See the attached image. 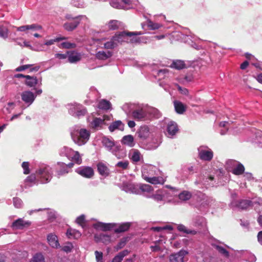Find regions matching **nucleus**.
<instances>
[{
  "label": "nucleus",
  "instance_id": "f257e3e1",
  "mask_svg": "<svg viewBox=\"0 0 262 262\" xmlns=\"http://www.w3.org/2000/svg\"><path fill=\"white\" fill-rule=\"evenodd\" d=\"M90 136V132L84 128L71 133V137L73 140L79 145H82L86 143L89 140Z\"/></svg>",
  "mask_w": 262,
  "mask_h": 262
},
{
  "label": "nucleus",
  "instance_id": "f03ea898",
  "mask_svg": "<svg viewBox=\"0 0 262 262\" xmlns=\"http://www.w3.org/2000/svg\"><path fill=\"white\" fill-rule=\"evenodd\" d=\"M36 173L40 177L42 183H48L51 179V169L49 166L40 168Z\"/></svg>",
  "mask_w": 262,
  "mask_h": 262
},
{
  "label": "nucleus",
  "instance_id": "7ed1b4c3",
  "mask_svg": "<svg viewBox=\"0 0 262 262\" xmlns=\"http://www.w3.org/2000/svg\"><path fill=\"white\" fill-rule=\"evenodd\" d=\"M143 33L141 31L139 32H126L123 31L120 32L119 34H116L113 37V40L115 41H117L120 43H122L124 41V38L125 36H137L143 34Z\"/></svg>",
  "mask_w": 262,
  "mask_h": 262
},
{
  "label": "nucleus",
  "instance_id": "20e7f679",
  "mask_svg": "<svg viewBox=\"0 0 262 262\" xmlns=\"http://www.w3.org/2000/svg\"><path fill=\"white\" fill-rule=\"evenodd\" d=\"M150 133L149 127L147 125H144L141 126L138 129L136 135L140 140L144 141L149 137Z\"/></svg>",
  "mask_w": 262,
  "mask_h": 262
},
{
  "label": "nucleus",
  "instance_id": "39448f33",
  "mask_svg": "<svg viewBox=\"0 0 262 262\" xmlns=\"http://www.w3.org/2000/svg\"><path fill=\"white\" fill-rule=\"evenodd\" d=\"M31 224V222L30 221H25L21 218H19L12 223L11 227L14 230H23L29 227Z\"/></svg>",
  "mask_w": 262,
  "mask_h": 262
},
{
  "label": "nucleus",
  "instance_id": "423d86ee",
  "mask_svg": "<svg viewBox=\"0 0 262 262\" xmlns=\"http://www.w3.org/2000/svg\"><path fill=\"white\" fill-rule=\"evenodd\" d=\"M83 17L87 19L85 16L79 15L75 17L72 21L65 23L63 26L64 29L68 31H73L77 27L81 18Z\"/></svg>",
  "mask_w": 262,
  "mask_h": 262
},
{
  "label": "nucleus",
  "instance_id": "0eeeda50",
  "mask_svg": "<svg viewBox=\"0 0 262 262\" xmlns=\"http://www.w3.org/2000/svg\"><path fill=\"white\" fill-rule=\"evenodd\" d=\"M187 252L184 250H180L177 253L170 254L169 256V262H184V256Z\"/></svg>",
  "mask_w": 262,
  "mask_h": 262
},
{
  "label": "nucleus",
  "instance_id": "6e6552de",
  "mask_svg": "<svg viewBox=\"0 0 262 262\" xmlns=\"http://www.w3.org/2000/svg\"><path fill=\"white\" fill-rule=\"evenodd\" d=\"M77 172L83 177L88 179L92 178L94 175L93 169L89 166L79 168L77 170Z\"/></svg>",
  "mask_w": 262,
  "mask_h": 262
},
{
  "label": "nucleus",
  "instance_id": "1a4fd4ad",
  "mask_svg": "<svg viewBox=\"0 0 262 262\" xmlns=\"http://www.w3.org/2000/svg\"><path fill=\"white\" fill-rule=\"evenodd\" d=\"M49 244L53 248L57 249L60 247L58 237L54 233H50L47 236Z\"/></svg>",
  "mask_w": 262,
  "mask_h": 262
},
{
  "label": "nucleus",
  "instance_id": "9d476101",
  "mask_svg": "<svg viewBox=\"0 0 262 262\" xmlns=\"http://www.w3.org/2000/svg\"><path fill=\"white\" fill-rule=\"evenodd\" d=\"M21 97L23 101L29 104L33 103L35 98L34 93L28 91L23 92Z\"/></svg>",
  "mask_w": 262,
  "mask_h": 262
},
{
  "label": "nucleus",
  "instance_id": "9b49d317",
  "mask_svg": "<svg viewBox=\"0 0 262 262\" xmlns=\"http://www.w3.org/2000/svg\"><path fill=\"white\" fill-rule=\"evenodd\" d=\"M179 131L178 124L176 122L171 121L167 124V132L169 136L175 135Z\"/></svg>",
  "mask_w": 262,
  "mask_h": 262
},
{
  "label": "nucleus",
  "instance_id": "f8f14e48",
  "mask_svg": "<svg viewBox=\"0 0 262 262\" xmlns=\"http://www.w3.org/2000/svg\"><path fill=\"white\" fill-rule=\"evenodd\" d=\"M143 178L146 182L154 185L163 184L165 182L164 179L160 177H154L151 178L143 175Z\"/></svg>",
  "mask_w": 262,
  "mask_h": 262
},
{
  "label": "nucleus",
  "instance_id": "ddd939ff",
  "mask_svg": "<svg viewBox=\"0 0 262 262\" xmlns=\"http://www.w3.org/2000/svg\"><path fill=\"white\" fill-rule=\"evenodd\" d=\"M94 239L97 243L102 242L106 245L109 244L111 242V236L102 233L95 235Z\"/></svg>",
  "mask_w": 262,
  "mask_h": 262
},
{
  "label": "nucleus",
  "instance_id": "4468645a",
  "mask_svg": "<svg viewBox=\"0 0 262 262\" xmlns=\"http://www.w3.org/2000/svg\"><path fill=\"white\" fill-rule=\"evenodd\" d=\"M236 206L239 209L247 210L249 207L253 206V203L249 200H241L237 202Z\"/></svg>",
  "mask_w": 262,
  "mask_h": 262
},
{
  "label": "nucleus",
  "instance_id": "2eb2a0df",
  "mask_svg": "<svg viewBox=\"0 0 262 262\" xmlns=\"http://www.w3.org/2000/svg\"><path fill=\"white\" fill-rule=\"evenodd\" d=\"M97 167L98 171L100 175L104 177H107L109 175V168L105 164L102 162H99L97 165Z\"/></svg>",
  "mask_w": 262,
  "mask_h": 262
},
{
  "label": "nucleus",
  "instance_id": "dca6fc26",
  "mask_svg": "<svg viewBox=\"0 0 262 262\" xmlns=\"http://www.w3.org/2000/svg\"><path fill=\"white\" fill-rule=\"evenodd\" d=\"M115 224L98 223L95 225L96 229H100L103 231H110L115 226Z\"/></svg>",
  "mask_w": 262,
  "mask_h": 262
},
{
  "label": "nucleus",
  "instance_id": "f3484780",
  "mask_svg": "<svg viewBox=\"0 0 262 262\" xmlns=\"http://www.w3.org/2000/svg\"><path fill=\"white\" fill-rule=\"evenodd\" d=\"M199 158L204 161H210L213 158V152L209 150H201L199 152Z\"/></svg>",
  "mask_w": 262,
  "mask_h": 262
},
{
  "label": "nucleus",
  "instance_id": "a211bd4d",
  "mask_svg": "<svg viewBox=\"0 0 262 262\" xmlns=\"http://www.w3.org/2000/svg\"><path fill=\"white\" fill-rule=\"evenodd\" d=\"M132 226V223L125 222L120 224L118 227L115 229L114 232L116 233H119L127 231Z\"/></svg>",
  "mask_w": 262,
  "mask_h": 262
},
{
  "label": "nucleus",
  "instance_id": "6ab92c4d",
  "mask_svg": "<svg viewBox=\"0 0 262 262\" xmlns=\"http://www.w3.org/2000/svg\"><path fill=\"white\" fill-rule=\"evenodd\" d=\"M121 143L129 147H133L135 145L134 137L131 135L124 136L121 140Z\"/></svg>",
  "mask_w": 262,
  "mask_h": 262
},
{
  "label": "nucleus",
  "instance_id": "aec40b11",
  "mask_svg": "<svg viewBox=\"0 0 262 262\" xmlns=\"http://www.w3.org/2000/svg\"><path fill=\"white\" fill-rule=\"evenodd\" d=\"M145 112L142 110H136L132 112V117L135 119L140 121L146 117Z\"/></svg>",
  "mask_w": 262,
  "mask_h": 262
},
{
  "label": "nucleus",
  "instance_id": "412c9836",
  "mask_svg": "<svg viewBox=\"0 0 262 262\" xmlns=\"http://www.w3.org/2000/svg\"><path fill=\"white\" fill-rule=\"evenodd\" d=\"M81 59V55L79 53L70 52L68 56V61L70 63H75L80 61Z\"/></svg>",
  "mask_w": 262,
  "mask_h": 262
},
{
  "label": "nucleus",
  "instance_id": "4be33fe9",
  "mask_svg": "<svg viewBox=\"0 0 262 262\" xmlns=\"http://www.w3.org/2000/svg\"><path fill=\"white\" fill-rule=\"evenodd\" d=\"M176 112L179 114H183L186 110V106L179 101H174L173 102Z\"/></svg>",
  "mask_w": 262,
  "mask_h": 262
},
{
  "label": "nucleus",
  "instance_id": "5701e85b",
  "mask_svg": "<svg viewBox=\"0 0 262 262\" xmlns=\"http://www.w3.org/2000/svg\"><path fill=\"white\" fill-rule=\"evenodd\" d=\"M112 56V53L111 51L105 52L104 51H99L96 55L95 57L99 60H106Z\"/></svg>",
  "mask_w": 262,
  "mask_h": 262
},
{
  "label": "nucleus",
  "instance_id": "b1692460",
  "mask_svg": "<svg viewBox=\"0 0 262 262\" xmlns=\"http://www.w3.org/2000/svg\"><path fill=\"white\" fill-rule=\"evenodd\" d=\"M104 123V120L100 118H95L91 123V127L94 129H98L99 127L101 128V125Z\"/></svg>",
  "mask_w": 262,
  "mask_h": 262
},
{
  "label": "nucleus",
  "instance_id": "393cba45",
  "mask_svg": "<svg viewBox=\"0 0 262 262\" xmlns=\"http://www.w3.org/2000/svg\"><path fill=\"white\" fill-rule=\"evenodd\" d=\"M124 125L122 122L120 121H116L113 122L108 127L110 132H113L116 129H120L122 130L123 129Z\"/></svg>",
  "mask_w": 262,
  "mask_h": 262
},
{
  "label": "nucleus",
  "instance_id": "a878e982",
  "mask_svg": "<svg viewBox=\"0 0 262 262\" xmlns=\"http://www.w3.org/2000/svg\"><path fill=\"white\" fill-rule=\"evenodd\" d=\"M26 80L25 81V83L28 86L33 87L37 84L38 80L36 77L27 75V76H26Z\"/></svg>",
  "mask_w": 262,
  "mask_h": 262
},
{
  "label": "nucleus",
  "instance_id": "bb28decb",
  "mask_svg": "<svg viewBox=\"0 0 262 262\" xmlns=\"http://www.w3.org/2000/svg\"><path fill=\"white\" fill-rule=\"evenodd\" d=\"M129 251L127 250H124L120 252L116 256H115L112 262H121L123 257L128 255Z\"/></svg>",
  "mask_w": 262,
  "mask_h": 262
},
{
  "label": "nucleus",
  "instance_id": "cd10ccee",
  "mask_svg": "<svg viewBox=\"0 0 262 262\" xmlns=\"http://www.w3.org/2000/svg\"><path fill=\"white\" fill-rule=\"evenodd\" d=\"M67 235L69 238L73 237L74 238L77 239L80 237L81 234L79 231L76 230L75 229L69 228L67 231Z\"/></svg>",
  "mask_w": 262,
  "mask_h": 262
},
{
  "label": "nucleus",
  "instance_id": "c85d7f7f",
  "mask_svg": "<svg viewBox=\"0 0 262 262\" xmlns=\"http://www.w3.org/2000/svg\"><path fill=\"white\" fill-rule=\"evenodd\" d=\"M170 67L177 70H181L185 67V64L183 61L177 60L173 61Z\"/></svg>",
  "mask_w": 262,
  "mask_h": 262
},
{
  "label": "nucleus",
  "instance_id": "c756f323",
  "mask_svg": "<svg viewBox=\"0 0 262 262\" xmlns=\"http://www.w3.org/2000/svg\"><path fill=\"white\" fill-rule=\"evenodd\" d=\"M111 103L110 101L105 99H102L100 101L98 105V107L99 108L104 110H108L111 108Z\"/></svg>",
  "mask_w": 262,
  "mask_h": 262
},
{
  "label": "nucleus",
  "instance_id": "7c9ffc66",
  "mask_svg": "<svg viewBox=\"0 0 262 262\" xmlns=\"http://www.w3.org/2000/svg\"><path fill=\"white\" fill-rule=\"evenodd\" d=\"M9 24L7 22H4L1 25V37L6 38L8 36V28Z\"/></svg>",
  "mask_w": 262,
  "mask_h": 262
},
{
  "label": "nucleus",
  "instance_id": "2f4dec72",
  "mask_svg": "<svg viewBox=\"0 0 262 262\" xmlns=\"http://www.w3.org/2000/svg\"><path fill=\"white\" fill-rule=\"evenodd\" d=\"M121 23L117 20H110L107 25L110 30H115L118 29L121 26Z\"/></svg>",
  "mask_w": 262,
  "mask_h": 262
},
{
  "label": "nucleus",
  "instance_id": "473e14b6",
  "mask_svg": "<svg viewBox=\"0 0 262 262\" xmlns=\"http://www.w3.org/2000/svg\"><path fill=\"white\" fill-rule=\"evenodd\" d=\"M192 197V194L188 191L184 190L179 194V198L183 201L189 200Z\"/></svg>",
  "mask_w": 262,
  "mask_h": 262
},
{
  "label": "nucleus",
  "instance_id": "72a5a7b5",
  "mask_svg": "<svg viewBox=\"0 0 262 262\" xmlns=\"http://www.w3.org/2000/svg\"><path fill=\"white\" fill-rule=\"evenodd\" d=\"M245 171V167L241 163H238L237 165L233 169L232 172L235 175H241Z\"/></svg>",
  "mask_w": 262,
  "mask_h": 262
},
{
  "label": "nucleus",
  "instance_id": "f704fd0d",
  "mask_svg": "<svg viewBox=\"0 0 262 262\" xmlns=\"http://www.w3.org/2000/svg\"><path fill=\"white\" fill-rule=\"evenodd\" d=\"M178 230L180 232H183L186 234H191L195 235L196 234V231L193 230L187 229V228L183 225H179L177 227Z\"/></svg>",
  "mask_w": 262,
  "mask_h": 262
},
{
  "label": "nucleus",
  "instance_id": "c9c22d12",
  "mask_svg": "<svg viewBox=\"0 0 262 262\" xmlns=\"http://www.w3.org/2000/svg\"><path fill=\"white\" fill-rule=\"evenodd\" d=\"M57 165L59 167L60 170L57 171L59 176L63 175L69 172L66 168V164L62 162H58Z\"/></svg>",
  "mask_w": 262,
  "mask_h": 262
},
{
  "label": "nucleus",
  "instance_id": "e433bc0d",
  "mask_svg": "<svg viewBox=\"0 0 262 262\" xmlns=\"http://www.w3.org/2000/svg\"><path fill=\"white\" fill-rule=\"evenodd\" d=\"M102 143L105 147L110 150L114 146V142L106 137L103 138Z\"/></svg>",
  "mask_w": 262,
  "mask_h": 262
},
{
  "label": "nucleus",
  "instance_id": "4c0bfd02",
  "mask_svg": "<svg viewBox=\"0 0 262 262\" xmlns=\"http://www.w3.org/2000/svg\"><path fill=\"white\" fill-rule=\"evenodd\" d=\"M128 241V237H123L122 238H121L120 239V242L118 243L117 245L116 246L115 249L117 250H118L119 249H122V248H123L125 246L126 243Z\"/></svg>",
  "mask_w": 262,
  "mask_h": 262
},
{
  "label": "nucleus",
  "instance_id": "58836bf2",
  "mask_svg": "<svg viewBox=\"0 0 262 262\" xmlns=\"http://www.w3.org/2000/svg\"><path fill=\"white\" fill-rule=\"evenodd\" d=\"M76 223L81 226L83 228L85 226V216L82 214L78 216L76 220Z\"/></svg>",
  "mask_w": 262,
  "mask_h": 262
},
{
  "label": "nucleus",
  "instance_id": "ea45409f",
  "mask_svg": "<svg viewBox=\"0 0 262 262\" xmlns=\"http://www.w3.org/2000/svg\"><path fill=\"white\" fill-rule=\"evenodd\" d=\"M147 25L151 30H157L161 27V25L159 24L154 23L150 19L147 20Z\"/></svg>",
  "mask_w": 262,
  "mask_h": 262
},
{
  "label": "nucleus",
  "instance_id": "a19ab883",
  "mask_svg": "<svg viewBox=\"0 0 262 262\" xmlns=\"http://www.w3.org/2000/svg\"><path fill=\"white\" fill-rule=\"evenodd\" d=\"M31 262H45L43 256L40 253L36 254Z\"/></svg>",
  "mask_w": 262,
  "mask_h": 262
},
{
  "label": "nucleus",
  "instance_id": "79ce46f5",
  "mask_svg": "<svg viewBox=\"0 0 262 262\" xmlns=\"http://www.w3.org/2000/svg\"><path fill=\"white\" fill-rule=\"evenodd\" d=\"M140 189L143 192H150L153 191L152 187L148 184H142L140 186Z\"/></svg>",
  "mask_w": 262,
  "mask_h": 262
},
{
  "label": "nucleus",
  "instance_id": "37998d69",
  "mask_svg": "<svg viewBox=\"0 0 262 262\" xmlns=\"http://www.w3.org/2000/svg\"><path fill=\"white\" fill-rule=\"evenodd\" d=\"M129 162L128 161H119L118 162L116 166L121 168L122 169H127L128 168Z\"/></svg>",
  "mask_w": 262,
  "mask_h": 262
},
{
  "label": "nucleus",
  "instance_id": "c03bdc74",
  "mask_svg": "<svg viewBox=\"0 0 262 262\" xmlns=\"http://www.w3.org/2000/svg\"><path fill=\"white\" fill-rule=\"evenodd\" d=\"M131 159L135 162H138L140 160V153L138 150H135L133 152Z\"/></svg>",
  "mask_w": 262,
  "mask_h": 262
},
{
  "label": "nucleus",
  "instance_id": "a18cd8bd",
  "mask_svg": "<svg viewBox=\"0 0 262 262\" xmlns=\"http://www.w3.org/2000/svg\"><path fill=\"white\" fill-rule=\"evenodd\" d=\"M117 46L114 41L112 39L111 41H107L104 44V48L106 49H113Z\"/></svg>",
  "mask_w": 262,
  "mask_h": 262
},
{
  "label": "nucleus",
  "instance_id": "49530a36",
  "mask_svg": "<svg viewBox=\"0 0 262 262\" xmlns=\"http://www.w3.org/2000/svg\"><path fill=\"white\" fill-rule=\"evenodd\" d=\"M29 163L28 162H23L21 164V167L24 169V173L25 174H28L30 173V169H29Z\"/></svg>",
  "mask_w": 262,
  "mask_h": 262
},
{
  "label": "nucleus",
  "instance_id": "de8ad7c7",
  "mask_svg": "<svg viewBox=\"0 0 262 262\" xmlns=\"http://www.w3.org/2000/svg\"><path fill=\"white\" fill-rule=\"evenodd\" d=\"M61 46L63 48L65 49H72L75 48L76 47V45L75 43L63 42L61 43Z\"/></svg>",
  "mask_w": 262,
  "mask_h": 262
},
{
  "label": "nucleus",
  "instance_id": "09e8293b",
  "mask_svg": "<svg viewBox=\"0 0 262 262\" xmlns=\"http://www.w3.org/2000/svg\"><path fill=\"white\" fill-rule=\"evenodd\" d=\"M73 248V246L72 244L71 243H68L66 245L62 247V250L67 253H69L72 251Z\"/></svg>",
  "mask_w": 262,
  "mask_h": 262
},
{
  "label": "nucleus",
  "instance_id": "8fccbe9b",
  "mask_svg": "<svg viewBox=\"0 0 262 262\" xmlns=\"http://www.w3.org/2000/svg\"><path fill=\"white\" fill-rule=\"evenodd\" d=\"M72 159L78 164H80L82 162V159L80 157L79 153L78 151L75 152V154L73 157Z\"/></svg>",
  "mask_w": 262,
  "mask_h": 262
},
{
  "label": "nucleus",
  "instance_id": "3c124183",
  "mask_svg": "<svg viewBox=\"0 0 262 262\" xmlns=\"http://www.w3.org/2000/svg\"><path fill=\"white\" fill-rule=\"evenodd\" d=\"M13 204L17 208H20L22 206L23 202L21 199L18 198H13Z\"/></svg>",
  "mask_w": 262,
  "mask_h": 262
},
{
  "label": "nucleus",
  "instance_id": "603ef678",
  "mask_svg": "<svg viewBox=\"0 0 262 262\" xmlns=\"http://www.w3.org/2000/svg\"><path fill=\"white\" fill-rule=\"evenodd\" d=\"M216 249L217 250V251L220 253L224 255L226 257H228L229 256L228 251L226 249H225L224 247L220 246H217L216 247Z\"/></svg>",
  "mask_w": 262,
  "mask_h": 262
},
{
  "label": "nucleus",
  "instance_id": "864d4df0",
  "mask_svg": "<svg viewBox=\"0 0 262 262\" xmlns=\"http://www.w3.org/2000/svg\"><path fill=\"white\" fill-rule=\"evenodd\" d=\"M150 198L155 200V201L159 202L161 201L163 199V195L160 193H157L155 194L152 195Z\"/></svg>",
  "mask_w": 262,
  "mask_h": 262
},
{
  "label": "nucleus",
  "instance_id": "5fc2aeb1",
  "mask_svg": "<svg viewBox=\"0 0 262 262\" xmlns=\"http://www.w3.org/2000/svg\"><path fill=\"white\" fill-rule=\"evenodd\" d=\"M97 262H102L103 253L101 252L96 251L95 252Z\"/></svg>",
  "mask_w": 262,
  "mask_h": 262
},
{
  "label": "nucleus",
  "instance_id": "6e6d98bb",
  "mask_svg": "<svg viewBox=\"0 0 262 262\" xmlns=\"http://www.w3.org/2000/svg\"><path fill=\"white\" fill-rule=\"evenodd\" d=\"M32 66V64H26V65H23V66H19L18 67H17L15 71H17V72H20V71H24L27 69H29L30 68H31V67Z\"/></svg>",
  "mask_w": 262,
  "mask_h": 262
},
{
  "label": "nucleus",
  "instance_id": "4d7b16f0",
  "mask_svg": "<svg viewBox=\"0 0 262 262\" xmlns=\"http://www.w3.org/2000/svg\"><path fill=\"white\" fill-rule=\"evenodd\" d=\"M29 30H39L42 29V27L38 24H34L31 25H28Z\"/></svg>",
  "mask_w": 262,
  "mask_h": 262
},
{
  "label": "nucleus",
  "instance_id": "13d9d810",
  "mask_svg": "<svg viewBox=\"0 0 262 262\" xmlns=\"http://www.w3.org/2000/svg\"><path fill=\"white\" fill-rule=\"evenodd\" d=\"M70 54V52L68 51L66 54H60L57 53L55 54V57L60 59H64L67 58L68 55Z\"/></svg>",
  "mask_w": 262,
  "mask_h": 262
},
{
  "label": "nucleus",
  "instance_id": "bf43d9fd",
  "mask_svg": "<svg viewBox=\"0 0 262 262\" xmlns=\"http://www.w3.org/2000/svg\"><path fill=\"white\" fill-rule=\"evenodd\" d=\"M36 180V176L35 174H32L28 176L26 179V181L29 182H34Z\"/></svg>",
  "mask_w": 262,
  "mask_h": 262
},
{
  "label": "nucleus",
  "instance_id": "052dcab7",
  "mask_svg": "<svg viewBox=\"0 0 262 262\" xmlns=\"http://www.w3.org/2000/svg\"><path fill=\"white\" fill-rule=\"evenodd\" d=\"M86 113V111L85 109H83L81 110L77 111L76 113V116L78 117L80 116H84Z\"/></svg>",
  "mask_w": 262,
  "mask_h": 262
},
{
  "label": "nucleus",
  "instance_id": "680f3d73",
  "mask_svg": "<svg viewBox=\"0 0 262 262\" xmlns=\"http://www.w3.org/2000/svg\"><path fill=\"white\" fill-rule=\"evenodd\" d=\"M152 252H158L161 250V247L159 245L151 246L150 247Z\"/></svg>",
  "mask_w": 262,
  "mask_h": 262
},
{
  "label": "nucleus",
  "instance_id": "e2e57ef3",
  "mask_svg": "<svg viewBox=\"0 0 262 262\" xmlns=\"http://www.w3.org/2000/svg\"><path fill=\"white\" fill-rule=\"evenodd\" d=\"M249 64V62L247 60H246L241 64L240 68L242 70H245L248 67Z\"/></svg>",
  "mask_w": 262,
  "mask_h": 262
},
{
  "label": "nucleus",
  "instance_id": "0e129e2a",
  "mask_svg": "<svg viewBox=\"0 0 262 262\" xmlns=\"http://www.w3.org/2000/svg\"><path fill=\"white\" fill-rule=\"evenodd\" d=\"M28 30H29L28 25L22 26L17 29V30L19 31H25Z\"/></svg>",
  "mask_w": 262,
  "mask_h": 262
},
{
  "label": "nucleus",
  "instance_id": "69168bd1",
  "mask_svg": "<svg viewBox=\"0 0 262 262\" xmlns=\"http://www.w3.org/2000/svg\"><path fill=\"white\" fill-rule=\"evenodd\" d=\"M230 124V123L227 121H222L220 123V126L223 127H227L228 129V126Z\"/></svg>",
  "mask_w": 262,
  "mask_h": 262
},
{
  "label": "nucleus",
  "instance_id": "338daca9",
  "mask_svg": "<svg viewBox=\"0 0 262 262\" xmlns=\"http://www.w3.org/2000/svg\"><path fill=\"white\" fill-rule=\"evenodd\" d=\"M258 242L262 245V231H259L257 235Z\"/></svg>",
  "mask_w": 262,
  "mask_h": 262
},
{
  "label": "nucleus",
  "instance_id": "774afa93",
  "mask_svg": "<svg viewBox=\"0 0 262 262\" xmlns=\"http://www.w3.org/2000/svg\"><path fill=\"white\" fill-rule=\"evenodd\" d=\"M141 41L140 37H133L130 39V42L132 43H137L140 42Z\"/></svg>",
  "mask_w": 262,
  "mask_h": 262
}]
</instances>
